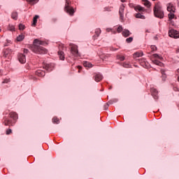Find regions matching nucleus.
I'll list each match as a JSON object with an SVG mask.
<instances>
[{
	"mask_svg": "<svg viewBox=\"0 0 179 179\" xmlns=\"http://www.w3.org/2000/svg\"><path fill=\"white\" fill-rule=\"evenodd\" d=\"M142 2L143 5L147 8H150V6H152V3H150V1L148 0H142Z\"/></svg>",
	"mask_w": 179,
	"mask_h": 179,
	"instance_id": "f3484780",
	"label": "nucleus"
},
{
	"mask_svg": "<svg viewBox=\"0 0 179 179\" xmlns=\"http://www.w3.org/2000/svg\"><path fill=\"white\" fill-rule=\"evenodd\" d=\"M136 17L137 19H145L144 15H142L141 13H138L136 15Z\"/></svg>",
	"mask_w": 179,
	"mask_h": 179,
	"instance_id": "7c9ffc66",
	"label": "nucleus"
},
{
	"mask_svg": "<svg viewBox=\"0 0 179 179\" xmlns=\"http://www.w3.org/2000/svg\"><path fill=\"white\" fill-rule=\"evenodd\" d=\"M143 52H136L134 54V58H138L139 57H143Z\"/></svg>",
	"mask_w": 179,
	"mask_h": 179,
	"instance_id": "aec40b11",
	"label": "nucleus"
},
{
	"mask_svg": "<svg viewBox=\"0 0 179 179\" xmlns=\"http://www.w3.org/2000/svg\"><path fill=\"white\" fill-rule=\"evenodd\" d=\"M94 79L95 82H101V80H103V75H101L100 73H95L94 76Z\"/></svg>",
	"mask_w": 179,
	"mask_h": 179,
	"instance_id": "1a4fd4ad",
	"label": "nucleus"
},
{
	"mask_svg": "<svg viewBox=\"0 0 179 179\" xmlns=\"http://www.w3.org/2000/svg\"><path fill=\"white\" fill-rule=\"evenodd\" d=\"M135 10H138V12H145V10H146V9H145V8L141 6H136L134 8Z\"/></svg>",
	"mask_w": 179,
	"mask_h": 179,
	"instance_id": "dca6fc26",
	"label": "nucleus"
},
{
	"mask_svg": "<svg viewBox=\"0 0 179 179\" xmlns=\"http://www.w3.org/2000/svg\"><path fill=\"white\" fill-rule=\"evenodd\" d=\"M122 36L124 37H129V36H131V32L129 31V30L128 29H124L123 31H122Z\"/></svg>",
	"mask_w": 179,
	"mask_h": 179,
	"instance_id": "2eb2a0df",
	"label": "nucleus"
},
{
	"mask_svg": "<svg viewBox=\"0 0 179 179\" xmlns=\"http://www.w3.org/2000/svg\"><path fill=\"white\" fill-rule=\"evenodd\" d=\"M117 59H120V61H124L125 59V57L121 55H117Z\"/></svg>",
	"mask_w": 179,
	"mask_h": 179,
	"instance_id": "2f4dec72",
	"label": "nucleus"
},
{
	"mask_svg": "<svg viewBox=\"0 0 179 179\" xmlns=\"http://www.w3.org/2000/svg\"><path fill=\"white\" fill-rule=\"evenodd\" d=\"M83 65L85 68H93V64L89 62H84Z\"/></svg>",
	"mask_w": 179,
	"mask_h": 179,
	"instance_id": "6ab92c4d",
	"label": "nucleus"
},
{
	"mask_svg": "<svg viewBox=\"0 0 179 179\" xmlns=\"http://www.w3.org/2000/svg\"><path fill=\"white\" fill-rule=\"evenodd\" d=\"M107 31H110V29H107Z\"/></svg>",
	"mask_w": 179,
	"mask_h": 179,
	"instance_id": "09e8293b",
	"label": "nucleus"
},
{
	"mask_svg": "<svg viewBox=\"0 0 179 179\" xmlns=\"http://www.w3.org/2000/svg\"><path fill=\"white\" fill-rule=\"evenodd\" d=\"M12 134V129H8L6 130V135H10Z\"/></svg>",
	"mask_w": 179,
	"mask_h": 179,
	"instance_id": "37998d69",
	"label": "nucleus"
},
{
	"mask_svg": "<svg viewBox=\"0 0 179 179\" xmlns=\"http://www.w3.org/2000/svg\"><path fill=\"white\" fill-rule=\"evenodd\" d=\"M133 41H134V38L132 37H129L126 39L127 43H132Z\"/></svg>",
	"mask_w": 179,
	"mask_h": 179,
	"instance_id": "c9c22d12",
	"label": "nucleus"
},
{
	"mask_svg": "<svg viewBox=\"0 0 179 179\" xmlns=\"http://www.w3.org/2000/svg\"><path fill=\"white\" fill-rule=\"evenodd\" d=\"M178 73H179V69L177 70Z\"/></svg>",
	"mask_w": 179,
	"mask_h": 179,
	"instance_id": "8fccbe9b",
	"label": "nucleus"
},
{
	"mask_svg": "<svg viewBox=\"0 0 179 179\" xmlns=\"http://www.w3.org/2000/svg\"><path fill=\"white\" fill-rule=\"evenodd\" d=\"M121 2H125V0H120Z\"/></svg>",
	"mask_w": 179,
	"mask_h": 179,
	"instance_id": "de8ad7c7",
	"label": "nucleus"
},
{
	"mask_svg": "<svg viewBox=\"0 0 179 179\" xmlns=\"http://www.w3.org/2000/svg\"><path fill=\"white\" fill-rule=\"evenodd\" d=\"M64 10L66 12V13H69L70 16H73L75 9H73V7L71 6V0H65Z\"/></svg>",
	"mask_w": 179,
	"mask_h": 179,
	"instance_id": "7ed1b4c3",
	"label": "nucleus"
},
{
	"mask_svg": "<svg viewBox=\"0 0 179 179\" xmlns=\"http://www.w3.org/2000/svg\"><path fill=\"white\" fill-rule=\"evenodd\" d=\"M151 48V51L153 52L155 51H156L157 50V48L156 47V45H151L150 46Z\"/></svg>",
	"mask_w": 179,
	"mask_h": 179,
	"instance_id": "f704fd0d",
	"label": "nucleus"
},
{
	"mask_svg": "<svg viewBox=\"0 0 179 179\" xmlns=\"http://www.w3.org/2000/svg\"><path fill=\"white\" fill-rule=\"evenodd\" d=\"M3 83H8V80H5Z\"/></svg>",
	"mask_w": 179,
	"mask_h": 179,
	"instance_id": "a18cd8bd",
	"label": "nucleus"
},
{
	"mask_svg": "<svg viewBox=\"0 0 179 179\" xmlns=\"http://www.w3.org/2000/svg\"><path fill=\"white\" fill-rule=\"evenodd\" d=\"M101 34V29L100 28H97L95 29V35L93 36L94 40H96L99 36Z\"/></svg>",
	"mask_w": 179,
	"mask_h": 179,
	"instance_id": "f8f14e48",
	"label": "nucleus"
},
{
	"mask_svg": "<svg viewBox=\"0 0 179 179\" xmlns=\"http://www.w3.org/2000/svg\"><path fill=\"white\" fill-rule=\"evenodd\" d=\"M41 45H44V42L38 39H35L33 45H28V48L31 50L35 54H47V49Z\"/></svg>",
	"mask_w": 179,
	"mask_h": 179,
	"instance_id": "f257e3e1",
	"label": "nucleus"
},
{
	"mask_svg": "<svg viewBox=\"0 0 179 179\" xmlns=\"http://www.w3.org/2000/svg\"><path fill=\"white\" fill-rule=\"evenodd\" d=\"M8 30H10V31H15V27L13 25H9L8 26Z\"/></svg>",
	"mask_w": 179,
	"mask_h": 179,
	"instance_id": "72a5a7b5",
	"label": "nucleus"
},
{
	"mask_svg": "<svg viewBox=\"0 0 179 179\" xmlns=\"http://www.w3.org/2000/svg\"><path fill=\"white\" fill-rule=\"evenodd\" d=\"M64 50V44L59 43V51H62Z\"/></svg>",
	"mask_w": 179,
	"mask_h": 179,
	"instance_id": "e433bc0d",
	"label": "nucleus"
},
{
	"mask_svg": "<svg viewBox=\"0 0 179 179\" xmlns=\"http://www.w3.org/2000/svg\"><path fill=\"white\" fill-rule=\"evenodd\" d=\"M151 93H152V94L157 93V90H156L155 88H152L151 89Z\"/></svg>",
	"mask_w": 179,
	"mask_h": 179,
	"instance_id": "79ce46f5",
	"label": "nucleus"
},
{
	"mask_svg": "<svg viewBox=\"0 0 179 179\" xmlns=\"http://www.w3.org/2000/svg\"><path fill=\"white\" fill-rule=\"evenodd\" d=\"M125 7L124 5H122L120 8L119 14H120V19L122 22H124V10Z\"/></svg>",
	"mask_w": 179,
	"mask_h": 179,
	"instance_id": "6e6552de",
	"label": "nucleus"
},
{
	"mask_svg": "<svg viewBox=\"0 0 179 179\" xmlns=\"http://www.w3.org/2000/svg\"><path fill=\"white\" fill-rule=\"evenodd\" d=\"M24 54H28L29 53V50L27 49H24L23 50Z\"/></svg>",
	"mask_w": 179,
	"mask_h": 179,
	"instance_id": "c03bdc74",
	"label": "nucleus"
},
{
	"mask_svg": "<svg viewBox=\"0 0 179 179\" xmlns=\"http://www.w3.org/2000/svg\"><path fill=\"white\" fill-rule=\"evenodd\" d=\"M152 57L154 58H158L159 59H162V57L159 56V55H157V54L152 55Z\"/></svg>",
	"mask_w": 179,
	"mask_h": 179,
	"instance_id": "ea45409f",
	"label": "nucleus"
},
{
	"mask_svg": "<svg viewBox=\"0 0 179 179\" xmlns=\"http://www.w3.org/2000/svg\"><path fill=\"white\" fill-rule=\"evenodd\" d=\"M152 96L155 99V100H157L159 99V96H157V92L155 94H152Z\"/></svg>",
	"mask_w": 179,
	"mask_h": 179,
	"instance_id": "4c0bfd02",
	"label": "nucleus"
},
{
	"mask_svg": "<svg viewBox=\"0 0 179 179\" xmlns=\"http://www.w3.org/2000/svg\"><path fill=\"white\" fill-rule=\"evenodd\" d=\"M3 120H3V124H4V125H6V126H8V125H9V124H10L12 123V120H8V119L6 118V117H4Z\"/></svg>",
	"mask_w": 179,
	"mask_h": 179,
	"instance_id": "412c9836",
	"label": "nucleus"
},
{
	"mask_svg": "<svg viewBox=\"0 0 179 179\" xmlns=\"http://www.w3.org/2000/svg\"><path fill=\"white\" fill-rule=\"evenodd\" d=\"M130 8H132L134 6V4H129Z\"/></svg>",
	"mask_w": 179,
	"mask_h": 179,
	"instance_id": "49530a36",
	"label": "nucleus"
},
{
	"mask_svg": "<svg viewBox=\"0 0 179 179\" xmlns=\"http://www.w3.org/2000/svg\"><path fill=\"white\" fill-rule=\"evenodd\" d=\"M29 3H31V5H34V3H37L38 2V0H27Z\"/></svg>",
	"mask_w": 179,
	"mask_h": 179,
	"instance_id": "cd10ccee",
	"label": "nucleus"
},
{
	"mask_svg": "<svg viewBox=\"0 0 179 179\" xmlns=\"http://www.w3.org/2000/svg\"><path fill=\"white\" fill-rule=\"evenodd\" d=\"M169 36L172 38H179V33L176 29H169Z\"/></svg>",
	"mask_w": 179,
	"mask_h": 179,
	"instance_id": "39448f33",
	"label": "nucleus"
},
{
	"mask_svg": "<svg viewBox=\"0 0 179 179\" xmlns=\"http://www.w3.org/2000/svg\"><path fill=\"white\" fill-rule=\"evenodd\" d=\"M117 33H121L122 31V27L120 26L119 27H117Z\"/></svg>",
	"mask_w": 179,
	"mask_h": 179,
	"instance_id": "a19ab883",
	"label": "nucleus"
},
{
	"mask_svg": "<svg viewBox=\"0 0 179 179\" xmlns=\"http://www.w3.org/2000/svg\"><path fill=\"white\" fill-rule=\"evenodd\" d=\"M18 61L20 64H25L26 63V56L22 53L18 55Z\"/></svg>",
	"mask_w": 179,
	"mask_h": 179,
	"instance_id": "9d476101",
	"label": "nucleus"
},
{
	"mask_svg": "<svg viewBox=\"0 0 179 179\" xmlns=\"http://www.w3.org/2000/svg\"><path fill=\"white\" fill-rule=\"evenodd\" d=\"M8 115L10 118H12L14 121H16L18 118L17 113L15 112H10Z\"/></svg>",
	"mask_w": 179,
	"mask_h": 179,
	"instance_id": "9b49d317",
	"label": "nucleus"
},
{
	"mask_svg": "<svg viewBox=\"0 0 179 179\" xmlns=\"http://www.w3.org/2000/svg\"><path fill=\"white\" fill-rule=\"evenodd\" d=\"M36 75H37V76H39V77L45 76V71H41V70H38L36 72Z\"/></svg>",
	"mask_w": 179,
	"mask_h": 179,
	"instance_id": "4468645a",
	"label": "nucleus"
},
{
	"mask_svg": "<svg viewBox=\"0 0 179 179\" xmlns=\"http://www.w3.org/2000/svg\"><path fill=\"white\" fill-rule=\"evenodd\" d=\"M52 121L53 124H59V120L56 117H53Z\"/></svg>",
	"mask_w": 179,
	"mask_h": 179,
	"instance_id": "c85d7f7f",
	"label": "nucleus"
},
{
	"mask_svg": "<svg viewBox=\"0 0 179 179\" xmlns=\"http://www.w3.org/2000/svg\"><path fill=\"white\" fill-rule=\"evenodd\" d=\"M122 66L124 68H131V64L128 62H124Z\"/></svg>",
	"mask_w": 179,
	"mask_h": 179,
	"instance_id": "c756f323",
	"label": "nucleus"
},
{
	"mask_svg": "<svg viewBox=\"0 0 179 179\" xmlns=\"http://www.w3.org/2000/svg\"><path fill=\"white\" fill-rule=\"evenodd\" d=\"M19 29L20 30H24V25L22 24H19Z\"/></svg>",
	"mask_w": 179,
	"mask_h": 179,
	"instance_id": "58836bf2",
	"label": "nucleus"
},
{
	"mask_svg": "<svg viewBox=\"0 0 179 179\" xmlns=\"http://www.w3.org/2000/svg\"><path fill=\"white\" fill-rule=\"evenodd\" d=\"M12 53V50L10 49H6V50L4 51V55L5 57H8V55H9V54Z\"/></svg>",
	"mask_w": 179,
	"mask_h": 179,
	"instance_id": "393cba45",
	"label": "nucleus"
},
{
	"mask_svg": "<svg viewBox=\"0 0 179 179\" xmlns=\"http://www.w3.org/2000/svg\"><path fill=\"white\" fill-rule=\"evenodd\" d=\"M58 55H59V59H61V61L65 60V53L62 50L58 51Z\"/></svg>",
	"mask_w": 179,
	"mask_h": 179,
	"instance_id": "ddd939ff",
	"label": "nucleus"
},
{
	"mask_svg": "<svg viewBox=\"0 0 179 179\" xmlns=\"http://www.w3.org/2000/svg\"><path fill=\"white\" fill-rule=\"evenodd\" d=\"M168 16H169V18L171 20L174 17V16H175L174 13H170L168 15Z\"/></svg>",
	"mask_w": 179,
	"mask_h": 179,
	"instance_id": "473e14b6",
	"label": "nucleus"
},
{
	"mask_svg": "<svg viewBox=\"0 0 179 179\" xmlns=\"http://www.w3.org/2000/svg\"><path fill=\"white\" fill-rule=\"evenodd\" d=\"M115 101H117L116 100L113 101L110 100L108 101V103H107L106 104L104 105V110H108V106H110L109 104H113V103H115Z\"/></svg>",
	"mask_w": 179,
	"mask_h": 179,
	"instance_id": "a211bd4d",
	"label": "nucleus"
},
{
	"mask_svg": "<svg viewBox=\"0 0 179 179\" xmlns=\"http://www.w3.org/2000/svg\"><path fill=\"white\" fill-rule=\"evenodd\" d=\"M24 40V35L23 34H21L17 37V41H23Z\"/></svg>",
	"mask_w": 179,
	"mask_h": 179,
	"instance_id": "4be33fe9",
	"label": "nucleus"
},
{
	"mask_svg": "<svg viewBox=\"0 0 179 179\" xmlns=\"http://www.w3.org/2000/svg\"><path fill=\"white\" fill-rule=\"evenodd\" d=\"M54 68H55V64L50 63L49 64H44L43 69H45L48 72H51Z\"/></svg>",
	"mask_w": 179,
	"mask_h": 179,
	"instance_id": "423d86ee",
	"label": "nucleus"
},
{
	"mask_svg": "<svg viewBox=\"0 0 179 179\" xmlns=\"http://www.w3.org/2000/svg\"><path fill=\"white\" fill-rule=\"evenodd\" d=\"M167 10L168 12H170L171 13H174L176 12V6L173 4L172 3H169L167 4Z\"/></svg>",
	"mask_w": 179,
	"mask_h": 179,
	"instance_id": "0eeeda50",
	"label": "nucleus"
},
{
	"mask_svg": "<svg viewBox=\"0 0 179 179\" xmlns=\"http://www.w3.org/2000/svg\"><path fill=\"white\" fill-rule=\"evenodd\" d=\"M70 51L73 57H80V55L79 54V50H78V45L70 43Z\"/></svg>",
	"mask_w": 179,
	"mask_h": 179,
	"instance_id": "20e7f679",
	"label": "nucleus"
},
{
	"mask_svg": "<svg viewBox=\"0 0 179 179\" xmlns=\"http://www.w3.org/2000/svg\"><path fill=\"white\" fill-rule=\"evenodd\" d=\"M153 12L155 17H158L159 19H163L164 17V12L159 3L155 4Z\"/></svg>",
	"mask_w": 179,
	"mask_h": 179,
	"instance_id": "f03ea898",
	"label": "nucleus"
},
{
	"mask_svg": "<svg viewBox=\"0 0 179 179\" xmlns=\"http://www.w3.org/2000/svg\"><path fill=\"white\" fill-rule=\"evenodd\" d=\"M161 72L162 74V80L164 81V80H166V78H167V76H166L165 71L164 70H162Z\"/></svg>",
	"mask_w": 179,
	"mask_h": 179,
	"instance_id": "bb28decb",
	"label": "nucleus"
},
{
	"mask_svg": "<svg viewBox=\"0 0 179 179\" xmlns=\"http://www.w3.org/2000/svg\"><path fill=\"white\" fill-rule=\"evenodd\" d=\"M38 19V15H36L34 17V20H33V23H32V26H35L37 23V20Z\"/></svg>",
	"mask_w": 179,
	"mask_h": 179,
	"instance_id": "a878e982",
	"label": "nucleus"
},
{
	"mask_svg": "<svg viewBox=\"0 0 179 179\" xmlns=\"http://www.w3.org/2000/svg\"><path fill=\"white\" fill-rule=\"evenodd\" d=\"M152 62L153 64H155V65H158L159 66H162L163 65V63L160 62L157 59H153Z\"/></svg>",
	"mask_w": 179,
	"mask_h": 179,
	"instance_id": "b1692460",
	"label": "nucleus"
},
{
	"mask_svg": "<svg viewBox=\"0 0 179 179\" xmlns=\"http://www.w3.org/2000/svg\"><path fill=\"white\" fill-rule=\"evenodd\" d=\"M11 17L14 20H17V12H13L11 14Z\"/></svg>",
	"mask_w": 179,
	"mask_h": 179,
	"instance_id": "5701e85b",
	"label": "nucleus"
},
{
	"mask_svg": "<svg viewBox=\"0 0 179 179\" xmlns=\"http://www.w3.org/2000/svg\"><path fill=\"white\" fill-rule=\"evenodd\" d=\"M178 81L179 82V76L178 77Z\"/></svg>",
	"mask_w": 179,
	"mask_h": 179,
	"instance_id": "603ef678",
	"label": "nucleus"
},
{
	"mask_svg": "<svg viewBox=\"0 0 179 179\" xmlns=\"http://www.w3.org/2000/svg\"><path fill=\"white\" fill-rule=\"evenodd\" d=\"M0 31H2V29H1V27H0Z\"/></svg>",
	"mask_w": 179,
	"mask_h": 179,
	"instance_id": "3c124183",
	"label": "nucleus"
}]
</instances>
